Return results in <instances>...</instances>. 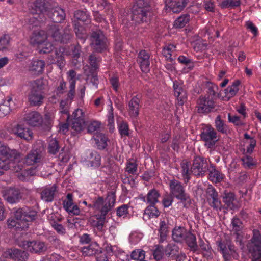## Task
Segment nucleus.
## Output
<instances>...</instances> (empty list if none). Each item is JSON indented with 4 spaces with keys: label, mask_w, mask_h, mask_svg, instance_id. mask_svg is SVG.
<instances>
[{
    "label": "nucleus",
    "mask_w": 261,
    "mask_h": 261,
    "mask_svg": "<svg viewBox=\"0 0 261 261\" xmlns=\"http://www.w3.org/2000/svg\"><path fill=\"white\" fill-rule=\"evenodd\" d=\"M150 11L148 0H136L132 9V19L138 23L147 22L150 19Z\"/></svg>",
    "instance_id": "f257e3e1"
},
{
    "label": "nucleus",
    "mask_w": 261,
    "mask_h": 261,
    "mask_svg": "<svg viewBox=\"0 0 261 261\" xmlns=\"http://www.w3.org/2000/svg\"><path fill=\"white\" fill-rule=\"evenodd\" d=\"M46 32L47 37H51L55 41L63 44L69 42L73 37L72 30L69 25H67L61 32L59 25L49 24L47 27Z\"/></svg>",
    "instance_id": "f03ea898"
},
{
    "label": "nucleus",
    "mask_w": 261,
    "mask_h": 261,
    "mask_svg": "<svg viewBox=\"0 0 261 261\" xmlns=\"http://www.w3.org/2000/svg\"><path fill=\"white\" fill-rule=\"evenodd\" d=\"M116 201L115 193L114 192H110L108 193L107 197L104 199L102 197H98L93 201V208L99 211L100 213L99 215L106 217V215L110 211Z\"/></svg>",
    "instance_id": "7ed1b4c3"
},
{
    "label": "nucleus",
    "mask_w": 261,
    "mask_h": 261,
    "mask_svg": "<svg viewBox=\"0 0 261 261\" xmlns=\"http://www.w3.org/2000/svg\"><path fill=\"white\" fill-rule=\"evenodd\" d=\"M90 40V46L95 52L100 53L107 49V39L100 30L91 33Z\"/></svg>",
    "instance_id": "20e7f679"
},
{
    "label": "nucleus",
    "mask_w": 261,
    "mask_h": 261,
    "mask_svg": "<svg viewBox=\"0 0 261 261\" xmlns=\"http://www.w3.org/2000/svg\"><path fill=\"white\" fill-rule=\"evenodd\" d=\"M14 218L8 220V225L10 228H15L16 230H23L29 227V224L23 220L24 207L19 208L14 212Z\"/></svg>",
    "instance_id": "39448f33"
},
{
    "label": "nucleus",
    "mask_w": 261,
    "mask_h": 261,
    "mask_svg": "<svg viewBox=\"0 0 261 261\" xmlns=\"http://www.w3.org/2000/svg\"><path fill=\"white\" fill-rule=\"evenodd\" d=\"M4 199L10 204L18 203L23 199L24 194L22 189L10 187L2 191Z\"/></svg>",
    "instance_id": "423d86ee"
},
{
    "label": "nucleus",
    "mask_w": 261,
    "mask_h": 261,
    "mask_svg": "<svg viewBox=\"0 0 261 261\" xmlns=\"http://www.w3.org/2000/svg\"><path fill=\"white\" fill-rule=\"evenodd\" d=\"M201 139L204 141L208 148H211L215 146L219 141L216 129L211 125H207L200 134Z\"/></svg>",
    "instance_id": "0eeeda50"
},
{
    "label": "nucleus",
    "mask_w": 261,
    "mask_h": 261,
    "mask_svg": "<svg viewBox=\"0 0 261 261\" xmlns=\"http://www.w3.org/2000/svg\"><path fill=\"white\" fill-rule=\"evenodd\" d=\"M208 170V164L203 157L195 156L191 167V173L196 176H203Z\"/></svg>",
    "instance_id": "6e6552de"
},
{
    "label": "nucleus",
    "mask_w": 261,
    "mask_h": 261,
    "mask_svg": "<svg viewBox=\"0 0 261 261\" xmlns=\"http://www.w3.org/2000/svg\"><path fill=\"white\" fill-rule=\"evenodd\" d=\"M44 149L42 146H34L25 158V163L27 165H33L40 163L43 157Z\"/></svg>",
    "instance_id": "1a4fd4ad"
},
{
    "label": "nucleus",
    "mask_w": 261,
    "mask_h": 261,
    "mask_svg": "<svg viewBox=\"0 0 261 261\" xmlns=\"http://www.w3.org/2000/svg\"><path fill=\"white\" fill-rule=\"evenodd\" d=\"M218 248L223 254V257L225 261H230L231 257L237 259L239 256L236 252L235 247L229 243L226 244L224 242L220 241L218 244Z\"/></svg>",
    "instance_id": "9d476101"
},
{
    "label": "nucleus",
    "mask_w": 261,
    "mask_h": 261,
    "mask_svg": "<svg viewBox=\"0 0 261 261\" xmlns=\"http://www.w3.org/2000/svg\"><path fill=\"white\" fill-rule=\"evenodd\" d=\"M21 246L24 249L34 253H41L47 250V247L44 242L40 241H23L22 242Z\"/></svg>",
    "instance_id": "9b49d317"
},
{
    "label": "nucleus",
    "mask_w": 261,
    "mask_h": 261,
    "mask_svg": "<svg viewBox=\"0 0 261 261\" xmlns=\"http://www.w3.org/2000/svg\"><path fill=\"white\" fill-rule=\"evenodd\" d=\"M197 111L199 113L207 114L215 107L214 101L208 97L200 96L197 101Z\"/></svg>",
    "instance_id": "f8f14e48"
},
{
    "label": "nucleus",
    "mask_w": 261,
    "mask_h": 261,
    "mask_svg": "<svg viewBox=\"0 0 261 261\" xmlns=\"http://www.w3.org/2000/svg\"><path fill=\"white\" fill-rule=\"evenodd\" d=\"M3 256L15 261H26L29 254L27 252L17 248H11L4 252Z\"/></svg>",
    "instance_id": "ddd939ff"
},
{
    "label": "nucleus",
    "mask_w": 261,
    "mask_h": 261,
    "mask_svg": "<svg viewBox=\"0 0 261 261\" xmlns=\"http://www.w3.org/2000/svg\"><path fill=\"white\" fill-rule=\"evenodd\" d=\"M253 237L250 240L251 243L248 246L249 252L252 254L261 252V234L259 231L254 229Z\"/></svg>",
    "instance_id": "4468645a"
},
{
    "label": "nucleus",
    "mask_w": 261,
    "mask_h": 261,
    "mask_svg": "<svg viewBox=\"0 0 261 261\" xmlns=\"http://www.w3.org/2000/svg\"><path fill=\"white\" fill-rule=\"evenodd\" d=\"M56 184L43 188L40 192L41 199L46 202H52L58 192Z\"/></svg>",
    "instance_id": "2eb2a0df"
},
{
    "label": "nucleus",
    "mask_w": 261,
    "mask_h": 261,
    "mask_svg": "<svg viewBox=\"0 0 261 261\" xmlns=\"http://www.w3.org/2000/svg\"><path fill=\"white\" fill-rule=\"evenodd\" d=\"M24 120L33 127L39 126L43 123L41 115L37 111H31L25 114Z\"/></svg>",
    "instance_id": "dca6fc26"
},
{
    "label": "nucleus",
    "mask_w": 261,
    "mask_h": 261,
    "mask_svg": "<svg viewBox=\"0 0 261 261\" xmlns=\"http://www.w3.org/2000/svg\"><path fill=\"white\" fill-rule=\"evenodd\" d=\"M173 89L174 95L177 98L178 105L182 106L187 98V92L184 89L182 84L177 81H175L173 82Z\"/></svg>",
    "instance_id": "f3484780"
},
{
    "label": "nucleus",
    "mask_w": 261,
    "mask_h": 261,
    "mask_svg": "<svg viewBox=\"0 0 261 261\" xmlns=\"http://www.w3.org/2000/svg\"><path fill=\"white\" fill-rule=\"evenodd\" d=\"M47 15L53 22L56 23H61L66 17L65 11L60 7L50 9L47 12Z\"/></svg>",
    "instance_id": "a211bd4d"
},
{
    "label": "nucleus",
    "mask_w": 261,
    "mask_h": 261,
    "mask_svg": "<svg viewBox=\"0 0 261 261\" xmlns=\"http://www.w3.org/2000/svg\"><path fill=\"white\" fill-rule=\"evenodd\" d=\"M150 55L145 50H141L138 55L137 61L142 71L148 72L150 71Z\"/></svg>",
    "instance_id": "6ab92c4d"
},
{
    "label": "nucleus",
    "mask_w": 261,
    "mask_h": 261,
    "mask_svg": "<svg viewBox=\"0 0 261 261\" xmlns=\"http://www.w3.org/2000/svg\"><path fill=\"white\" fill-rule=\"evenodd\" d=\"M64 51L65 48L63 47L56 48L54 56H51L50 64H56L61 69L64 66L65 63L64 56Z\"/></svg>",
    "instance_id": "aec40b11"
},
{
    "label": "nucleus",
    "mask_w": 261,
    "mask_h": 261,
    "mask_svg": "<svg viewBox=\"0 0 261 261\" xmlns=\"http://www.w3.org/2000/svg\"><path fill=\"white\" fill-rule=\"evenodd\" d=\"M49 3L47 0H35L33 3L32 10L33 13L41 14L49 11Z\"/></svg>",
    "instance_id": "412c9836"
},
{
    "label": "nucleus",
    "mask_w": 261,
    "mask_h": 261,
    "mask_svg": "<svg viewBox=\"0 0 261 261\" xmlns=\"http://www.w3.org/2000/svg\"><path fill=\"white\" fill-rule=\"evenodd\" d=\"M13 132L17 137L25 140L29 141L32 139L33 133L30 128L24 126L23 125L17 124L13 128Z\"/></svg>",
    "instance_id": "4be33fe9"
},
{
    "label": "nucleus",
    "mask_w": 261,
    "mask_h": 261,
    "mask_svg": "<svg viewBox=\"0 0 261 261\" xmlns=\"http://www.w3.org/2000/svg\"><path fill=\"white\" fill-rule=\"evenodd\" d=\"M0 154L2 157L19 160L21 159V154L15 149H11L2 143L0 145Z\"/></svg>",
    "instance_id": "5701e85b"
},
{
    "label": "nucleus",
    "mask_w": 261,
    "mask_h": 261,
    "mask_svg": "<svg viewBox=\"0 0 261 261\" xmlns=\"http://www.w3.org/2000/svg\"><path fill=\"white\" fill-rule=\"evenodd\" d=\"M0 169L5 171L12 170L15 172H18L19 170L21 169L19 166L13 161V159L2 156L0 157Z\"/></svg>",
    "instance_id": "b1692460"
},
{
    "label": "nucleus",
    "mask_w": 261,
    "mask_h": 261,
    "mask_svg": "<svg viewBox=\"0 0 261 261\" xmlns=\"http://www.w3.org/2000/svg\"><path fill=\"white\" fill-rule=\"evenodd\" d=\"M47 38L45 31L43 30L34 31L31 36L30 43L34 45L41 44L46 40Z\"/></svg>",
    "instance_id": "393cba45"
},
{
    "label": "nucleus",
    "mask_w": 261,
    "mask_h": 261,
    "mask_svg": "<svg viewBox=\"0 0 261 261\" xmlns=\"http://www.w3.org/2000/svg\"><path fill=\"white\" fill-rule=\"evenodd\" d=\"M45 67V63L43 60H37L31 62L29 66V71L33 74H42Z\"/></svg>",
    "instance_id": "a878e982"
},
{
    "label": "nucleus",
    "mask_w": 261,
    "mask_h": 261,
    "mask_svg": "<svg viewBox=\"0 0 261 261\" xmlns=\"http://www.w3.org/2000/svg\"><path fill=\"white\" fill-rule=\"evenodd\" d=\"M140 100L137 96H134L128 103V112L130 117L136 118L139 115Z\"/></svg>",
    "instance_id": "bb28decb"
},
{
    "label": "nucleus",
    "mask_w": 261,
    "mask_h": 261,
    "mask_svg": "<svg viewBox=\"0 0 261 261\" xmlns=\"http://www.w3.org/2000/svg\"><path fill=\"white\" fill-rule=\"evenodd\" d=\"M171 193L176 197L178 198L185 193L184 188L180 182L176 180H172L170 182Z\"/></svg>",
    "instance_id": "cd10ccee"
},
{
    "label": "nucleus",
    "mask_w": 261,
    "mask_h": 261,
    "mask_svg": "<svg viewBox=\"0 0 261 261\" xmlns=\"http://www.w3.org/2000/svg\"><path fill=\"white\" fill-rule=\"evenodd\" d=\"M225 177V175L216 166L211 165L209 169V179L215 183L222 181Z\"/></svg>",
    "instance_id": "c85d7f7f"
},
{
    "label": "nucleus",
    "mask_w": 261,
    "mask_h": 261,
    "mask_svg": "<svg viewBox=\"0 0 261 261\" xmlns=\"http://www.w3.org/2000/svg\"><path fill=\"white\" fill-rule=\"evenodd\" d=\"M43 93L36 92V91H30L28 95L29 101L32 106H39L43 103L44 98Z\"/></svg>",
    "instance_id": "c756f323"
},
{
    "label": "nucleus",
    "mask_w": 261,
    "mask_h": 261,
    "mask_svg": "<svg viewBox=\"0 0 261 261\" xmlns=\"http://www.w3.org/2000/svg\"><path fill=\"white\" fill-rule=\"evenodd\" d=\"M187 4L186 0H172L167 5L173 13H179L184 9Z\"/></svg>",
    "instance_id": "7c9ffc66"
},
{
    "label": "nucleus",
    "mask_w": 261,
    "mask_h": 261,
    "mask_svg": "<svg viewBox=\"0 0 261 261\" xmlns=\"http://www.w3.org/2000/svg\"><path fill=\"white\" fill-rule=\"evenodd\" d=\"M184 241L186 242L191 251L195 252L198 250V246L196 242V238L190 231H188Z\"/></svg>",
    "instance_id": "2f4dec72"
},
{
    "label": "nucleus",
    "mask_w": 261,
    "mask_h": 261,
    "mask_svg": "<svg viewBox=\"0 0 261 261\" xmlns=\"http://www.w3.org/2000/svg\"><path fill=\"white\" fill-rule=\"evenodd\" d=\"M188 231L184 227L175 228L172 231L173 239L176 242H183Z\"/></svg>",
    "instance_id": "473e14b6"
},
{
    "label": "nucleus",
    "mask_w": 261,
    "mask_h": 261,
    "mask_svg": "<svg viewBox=\"0 0 261 261\" xmlns=\"http://www.w3.org/2000/svg\"><path fill=\"white\" fill-rule=\"evenodd\" d=\"M241 82L239 80H236L231 86H229L226 89L224 90L225 97L227 98L228 100L234 97L239 91V86L240 85Z\"/></svg>",
    "instance_id": "72a5a7b5"
},
{
    "label": "nucleus",
    "mask_w": 261,
    "mask_h": 261,
    "mask_svg": "<svg viewBox=\"0 0 261 261\" xmlns=\"http://www.w3.org/2000/svg\"><path fill=\"white\" fill-rule=\"evenodd\" d=\"M30 91H36V92L43 93V90L44 89L45 84L42 79H38L36 80L29 82Z\"/></svg>",
    "instance_id": "f704fd0d"
},
{
    "label": "nucleus",
    "mask_w": 261,
    "mask_h": 261,
    "mask_svg": "<svg viewBox=\"0 0 261 261\" xmlns=\"http://www.w3.org/2000/svg\"><path fill=\"white\" fill-rule=\"evenodd\" d=\"M99 246L96 243L90 244L87 247H84L81 248L82 254L84 256H92L96 255L97 251H99Z\"/></svg>",
    "instance_id": "c9c22d12"
},
{
    "label": "nucleus",
    "mask_w": 261,
    "mask_h": 261,
    "mask_svg": "<svg viewBox=\"0 0 261 261\" xmlns=\"http://www.w3.org/2000/svg\"><path fill=\"white\" fill-rule=\"evenodd\" d=\"M89 163L91 167L98 168L100 165L101 156L100 154L95 151H92L87 156Z\"/></svg>",
    "instance_id": "e433bc0d"
},
{
    "label": "nucleus",
    "mask_w": 261,
    "mask_h": 261,
    "mask_svg": "<svg viewBox=\"0 0 261 261\" xmlns=\"http://www.w3.org/2000/svg\"><path fill=\"white\" fill-rule=\"evenodd\" d=\"M160 194L158 190L152 189L148 192L146 195V203L149 204H156L159 202Z\"/></svg>",
    "instance_id": "4c0bfd02"
},
{
    "label": "nucleus",
    "mask_w": 261,
    "mask_h": 261,
    "mask_svg": "<svg viewBox=\"0 0 261 261\" xmlns=\"http://www.w3.org/2000/svg\"><path fill=\"white\" fill-rule=\"evenodd\" d=\"M101 58L99 56H96L95 54H91L88 57V63L91 66V70L93 72L97 71L99 67Z\"/></svg>",
    "instance_id": "58836bf2"
},
{
    "label": "nucleus",
    "mask_w": 261,
    "mask_h": 261,
    "mask_svg": "<svg viewBox=\"0 0 261 261\" xmlns=\"http://www.w3.org/2000/svg\"><path fill=\"white\" fill-rule=\"evenodd\" d=\"M215 126L216 130L223 134H226L228 130V126L225 123L224 121L221 119L220 115H218L215 120Z\"/></svg>",
    "instance_id": "ea45409f"
},
{
    "label": "nucleus",
    "mask_w": 261,
    "mask_h": 261,
    "mask_svg": "<svg viewBox=\"0 0 261 261\" xmlns=\"http://www.w3.org/2000/svg\"><path fill=\"white\" fill-rule=\"evenodd\" d=\"M94 140L99 149L103 150L108 146V138L105 134H99L97 135L94 138Z\"/></svg>",
    "instance_id": "a19ab883"
},
{
    "label": "nucleus",
    "mask_w": 261,
    "mask_h": 261,
    "mask_svg": "<svg viewBox=\"0 0 261 261\" xmlns=\"http://www.w3.org/2000/svg\"><path fill=\"white\" fill-rule=\"evenodd\" d=\"M181 173L185 183H187L190 179L191 170H189V166L187 160H183L181 163Z\"/></svg>",
    "instance_id": "79ce46f5"
},
{
    "label": "nucleus",
    "mask_w": 261,
    "mask_h": 261,
    "mask_svg": "<svg viewBox=\"0 0 261 261\" xmlns=\"http://www.w3.org/2000/svg\"><path fill=\"white\" fill-rule=\"evenodd\" d=\"M54 216H50L49 221L51 226L60 235H64L66 233V229L61 224L57 222L56 219L54 218Z\"/></svg>",
    "instance_id": "37998d69"
},
{
    "label": "nucleus",
    "mask_w": 261,
    "mask_h": 261,
    "mask_svg": "<svg viewBox=\"0 0 261 261\" xmlns=\"http://www.w3.org/2000/svg\"><path fill=\"white\" fill-rule=\"evenodd\" d=\"M168 226L166 222L163 220L161 221L160 223V242H163L167 238L169 232Z\"/></svg>",
    "instance_id": "c03bdc74"
},
{
    "label": "nucleus",
    "mask_w": 261,
    "mask_h": 261,
    "mask_svg": "<svg viewBox=\"0 0 261 261\" xmlns=\"http://www.w3.org/2000/svg\"><path fill=\"white\" fill-rule=\"evenodd\" d=\"M25 213H24L23 220L27 224L29 222L35 220L37 217V212L31 207H24Z\"/></svg>",
    "instance_id": "a18cd8bd"
},
{
    "label": "nucleus",
    "mask_w": 261,
    "mask_h": 261,
    "mask_svg": "<svg viewBox=\"0 0 261 261\" xmlns=\"http://www.w3.org/2000/svg\"><path fill=\"white\" fill-rule=\"evenodd\" d=\"M74 32L78 39V42L79 43H84L87 38V35L85 31L83 30L81 27V28L79 27L77 23H74Z\"/></svg>",
    "instance_id": "49530a36"
},
{
    "label": "nucleus",
    "mask_w": 261,
    "mask_h": 261,
    "mask_svg": "<svg viewBox=\"0 0 261 261\" xmlns=\"http://www.w3.org/2000/svg\"><path fill=\"white\" fill-rule=\"evenodd\" d=\"M155 204H149L144 211V215H148L149 218H157L160 215V212Z\"/></svg>",
    "instance_id": "de8ad7c7"
},
{
    "label": "nucleus",
    "mask_w": 261,
    "mask_h": 261,
    "mask_svg": "<svg viewBox=\"0 0 261 261\" xmlns=\"http://www.w3.org/2000/svg\"><path fill=\"white\" fill-rule=\"evenodd\" d=\"M74 16L77 20L83 22L88 23L90 22V16L87 11L76 10L74 12Z\"/></svg>",
    "instance_id": "09e8293b"
},
{
    "label": "nucleus",
    "mask_w": 261,
    "mask_h": 261,
    "mask_svg": "<svg viewBox=\"0 0 261 261\" xmlns=\"http://www.w3.org/2000/svg\"><path fill=\"white\" fill-rule=\"evenodd\" d=\"M95 217L96 220H91L90 223L93 226L96 227L98 230H101L105 223L106 217L99 215H96Z\"/></svg>",
    "instance_id": "8fccbe9b"
},
{
    "label": "nucleus",
    "mask_w": 261,
    "mask_h": 261,
    "mask_svg": "<svg viewBox=\"0 0 261 261\" xmlns=\"http://www.w3.org/2000/svg\"><path fill=\"white\" fill-rule=\"evenodd\" d=\"M166 255L168 256H175L178 254L179 248L175 244H168L165 251Z\"/></svg>",
    "instance_id": "3c124183"
},
{
    "label": "nucleus",
    "mask_w": 261,
    "mask_h": 261,
    "mask_svg": "<svg viewBox=\"0 0 261 261\" xmlns=\"http://www.w3.org/2000/svg\"><path fill=\"white\" fill-rule=\"evenodd\" d=\"M60 146L58 141L55 139H51L48 143V150L49 153L56 154L59 150Z\"/></svg>",
    "instance_id": "603ef678"
},
{
    "label": "nucleus",
    "mask_w": 261,
    "mask_h": 261,
    "mask_svg": "<svg viewBox=\"0 0 261 261\" xmlns=\"http://www.w3.org/2000/svg\"><path fill=\"white\" fill-rule=\"evenodd\" d=\"M189 20V15H185L179 17L174 22V26L176 28L184 27Z\"/></svg>",
    "instance_id": "864d4df0"
},
{
    "label": "nucleus",
    "mask_w": 261,
    "mask_h": 261,
    "mask_svg": "<svg viewBox=\"0 0 261 261\" xmlns=\"http://www.w3.org/2000/svg\"><path fill=\"white\" fill-rule=\"evenodd\" d=\"M240 4V0H224L220 6L223 9L233 8L239 6Z\"/></svg>",
    "instance_id": "5fc2aeb1"
},
{
    "label": "nucleus",
    "mask_w": 261,
    "mask_h": 261,
    "mask_svg": "<svg viewBox=\"0 0 261 261\" xmlns=\"http://www.w3.org/2000/svg\"><path fill=\"white\" fill-rule=\"evenodd\" d=\"M206 198L207 201L211 200L212 199L219 197L218 193L215 188L211 185H209L205 190Z\"/></svg>",
    "instance_id": "6e6d98bb"
},
{
    "label": "nucleus",
    "mask_w": 261,
    "mask_h": 261,
    "mask_svg": "<svg viewBox=\"0 0 261 261\" xmlns=\"http://www.w3.org/2000/svg\"><path fill=\"white\" fill-rule=\"evenodd\" d=\"M235 200V195L233 193H225L223 197V202L230 207L234 206L233 201Z\"/></svg>",
    "instance_id": "4d7b16f0"
},
{
    "label": "nucleus",
    "mask_w": 261,
    "mask_h": 261,
    "mask_svg": "<svg viewBox=\"0 0 261 261\" xmlns=\"http://www.w3.org/2000/svg\"><path fill=\"white\" fill-rule=\"evenodd\" d=\"M231 224L234 232H240L243 228V223L238 217H235L232 219Z\"/></svg>",
    "instance_id": "13d9d810"
},
{
    "label": "nucleus",
    "mask_w": 261,
    "mask_h": 261,
    "mask_svg": "<svg viewBox=\"0 0 261 261\" xmlns=\"http://www.w3.org/2000/svg\"><path fill=\"white\" fill-rule=\"evenodd\" d=\"M84 124V120H72L71 127L75 133H79L83 129Z\"/></svg>",
    "instance_id": "bf43d9fd"
},
{
    "label": "nucleus",
    "mask_w": 261,
    "mask_h": 261,
    "mask_svg": "<svg viewBox=\"0 0 261 261\" xmlns=\"http://www.w3.org/2000/svg\"><path fill=\"white\" fill-rule=\"evenodd\" d=\"M154 258L157 260H161L164 256V248L162 245H157L153 251Z\"/></svg>",
    "instance_id": "052dcab7"
},
{
    "label": "nucleus",
    "mask_w": 261,
    "mask_h": 261,
    "mask_svg": "<svg viewBox=\"0 0 261 261\" xmlns=\"http://www.w3.org/2000/svg\"><path fill=\"white\" fill-rule=\"evenodd\" d=\"M199 247L201 250L203 252V255L204 257H209L211 255V248L208 244L204 243L201 240L199 243Z\"/></svg>",
    "instance_id": "680f3d73"
},
{
    "label": "nucleus",
    "mask_w": 261,
    "mask_h": 261,
    "mask_svg": "<svg viewBox=\"0 0 261 261\" xmlns=\"http://www.w3.org/2000/svg\"><path fill=\"white\" fill-rule=\"evenodd\" d=\"M178 60L180 63L187 66L190 70H192L194 66V62L192 60L184 56H180L178 58Z\"/></svg>",
    "instance_id": "e2e57ef3"
},
{
    "label": "nucleus",
    "mask_w": 261,
    "mask_h": 261,
    "mask_svg": "<svg viewBox=\"0 0 261 261\" xmlns=\"http://www.w3.org/2000/svg\"><path fill=\"white\" fill-rule=\"evenodd\" d=\"M130 256L131 258L134 260H143L145 258V252L143 250H135L132 252Z\"/></svg>",
    "instance_id": "0e129e2a"
},
{
    "label": "nucleus",
    "mask_w": 261,
    "mask_h": 261,
    "mask_svg": "<svg viewBox=\"0 0 261 261\" xmlns=\"http://www.w3.org/2000/svg\"><path fill=\"white\" fill-rule=\"evenodd\" d=\"M138 165L135 162L129 160L126 164L125 171L129 174H135L137 170Z\"/></svg>",
    "instance_id": "69168bd1"
},
{
    "label": "nucleus",
    "mask_w": 261,
    "mask_h": 261,
    "mask_svg": "<svg viewBox=\"0 0 261 261\" xmlns=\"http://www.w3.org/2000/svg\"><path fill=\"white\" fill-rule=\"evenodd\" d=\"M206 88L207 89V92L212 95L215 96L218 90V86L214 83L207 82L205 84Z\"/></svg>",
    "instance_id": "338daca9"
},
{
    "label": "nucleus",
    "mask_w": 261,
    "mask_h": 261,
    "mask_svg": "<svg viewBox=\"0 0 261 261\" xmlns=\"http://www.w3.org/2000/svg\"><path fill=\"white\" fill-rule=\"evenodd\" d=\"M96 261H108L107 252L106 251H102L101 248L99 249L95 255Z\"/></svg>",
    "instance_id": "774afa93"
}]
</instances>
